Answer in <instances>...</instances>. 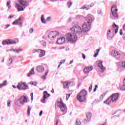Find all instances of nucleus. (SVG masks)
Segmentation results:
<instances>
[{
    "label": "nucleus",
    "mask_w": 125,
    "mask_h": 125,
    "mask_svg": "<svg viewBox=\"0 0 125 125\" xmlns=\"http://www.w3.org/2000/svg\"><path fill=\"white\" fill-rule=\"evenodd\" d=\"M10 102H11V101H9L8 103H7V106L9 107V106H10Z\"/></svg>",
    "instance_id": "nucleus-53"
},
{
    "label": "nucleus",
    "mask_w": 125,
    "mask_h": 125,
    "mask_svg": "<svg viewBox=\"0 0 125 125\" xmlns=\"http://www.w3.org/2000/svg\"><path fill=\"white\" fill-rule=\"evenodd\" d=\"M13 87L14 88H16V86L13 85Z\"/></svg>",
    "instance_id": "nucleus-62"
},
{
    "label": "nucleus",
    "mask_w": 125,
    "mask_h": 125,
    "mask_svg": "<svg viewBox=\"0 0 125 125\" xmlns=\"http://www.w3.org/2000/svg\"><path fill=\"white\" fill-rule=\"evenodd\" d=\"M31 75H32V74H30V72H29V73H28L27 76H28V77H31Z\"/></svg>",
    "instance_id": "nucleus-57"
},
{
    "label": "nucleus",
    "mask_w": 125,
    "mask_h": 125,
    "mask_svg": "<svg viewBox=\"0 0 125 125\" xmlns=\"http://www.w3.org/2000/svg\"><path fill=\"white\" fill-rule=\"evenodd\" d=\"M98 67H99V71L100 73H103V72L106 70V68L104 67L102 64V62H99L98 63Z\"/></svg>",
    "instance_id": "nucleus-12"
},
{
    "label": "nucleus",
    "mask_w": 125,
    "mask_h": 125,
    "mask_svg": "<svg viewBox=\"0 0 125 125\" xmlns=\"http://www.w3.org/2000/svg\"><path fill=\"white\" fill-rule=\"evenodd\" d=\"M76 125H81V121H80L79 120H77L76 122Z\"/></svg>",
    "instance_id": "nucleus-39"
},
{
    "label": "nucleus",
    "mask_w": 125,
    "mask_h": 125,
    "mask_svg": "<svg viewBox=\"0 0 125 125\" xmlns=\"http://www.w3.org/2000/svg\"><path fill=\"white\" fill-rule=\"evenodd\" d=\"M82 30L83 32H87V31H89V28L87 27V23L86 22H84L83 24Z\"/></svg>",
    "instance_id": "nucleus-16"
},
{
    "label": "nucleus",
    "mask_w": 125,
    "mask_h": 125,
    "mask_svg": "<svg viewBox=\"0 0 125 125\" xmlns=\"http://www.w3.org/2000/svg\"><path fill=\"white\" fill-rule=\"evenodd\" d=\"M15 7L17 8L18 11H23L24 8L22 6L20 5L19 4H16Z\"/></svg>",
    "instance_id": "nucleus-22"
},
{
    "label": "nucleus",
    "mask_w": 125,
    "mask_h": 125,
    "mask_svg": "<svg viewBox=\"0 0 125 125\" xmlns=\"http://www.w3.org/2000/svg\"><path fill=\"white\" fill-rule=\"evenodd\" d=\"M111 55L114 57L115 59H120L121 58V54L118 52L117 51H116L115 50H113L111 52Z\"/></svg>",
    "instance_id": "nucleus-6"
},
{
    "label": "nucleus",
    "mask_w": 125,
    "mask_h": 125,
    "mask_svg": "<svg viewBox=\"0 0 125 125\" xmlns=\"http://www.w3.org/2000/svg\"><path fill=\"white\" fill-rule=\"evenodd\" d=\"M92 90V84H91L89 87V92H91V91Z\"/></svg>",
    "instance_id": "nucleus-41"
},
{
    "label": "nucleus",
    "mask_w": 125,
    "mask_h": 125,
    "mask_svg": "<svg viewBox=\"0 0 125 125\" xmlns=\"http://www.w3.org/2000/svg\"><path fill=\"white\" fill-rule=\"evenodd\" d=\"M87 21L89 26H90V25H91V23H92V19L91 18H87Z\"/></svg>",
    "instance_id": "nucleus-23"
},
{
    "label": "nucleus",
    "mask_w": 125,
    "mask_h": 125,
    "mask_svg": "<svg viewBox=\"0 0 125 125\" xmlns=\"http://www.w3.org/2000/svg\"><path fill=\"white\" fill-rule=\"evenodd\" d=\"M51 1H56V0H50Z\"/></svg>",
    "instance_id": "nucleus-63"
},
{
    "label": "nucleus",
    "mask_w": 125,
    "mask_h": 125,
    "mask_svg": "<svg viewBox=\"0 0 125 125\" xmlns=\"http://www.w3.org/2000/svg\"><path fill=\"white\" fill-rule=\"evenodd\" d=\"M33 93H31L30 94V96H31V100H33L34 99V97H33Z\"/></svg>",
    "instance_id": "nucleus-50"
},
{
    "label": "nucleus",
    "mask_w": 125,
    "mask_h": 125,
    "mask_svg": "<svg viewBox=\"0 0 125 125\" xmlns=\"http://www.w3.org/2000/svg\"><path fill=\"white\" fill-rule=\"evenodd\" d=\"M86 121H89L91 119V113H88L86 114Z\"/></svg>",
    "instance_id": "nucleus-25"
},
{
    "label": "nucleus",
    "mask_w": 125,
    "mask_h": 125,
    "mask_svg": "<svg viewBox=\"0 0 125 125\" xmlns=\"http://www.w3.org/2000/svg\"><path fill=\"white\" fill-rule=\"evenodd\" d=\"M119 95L118 94H114L111 96V100L112 102H115L118 99Z\"/></svg>",
    "instance_id": "nucleus-17"
},
{
    "label": "nucleus",
    "mask_w": 125,
    "mask_h": 125,
    "mask_svg": "<svg viewBox=\"0 0 125 125\" xmlns=\"http://www.w3.org/2000/svg\"><path fill=\"white\" fill-rule=\"evenodd\" d=\"M10 24H6L4 27V29H7V28H8V27H10Z\"/></svg>",
    "instance_id": "nucleus-45"
},
{
    "label": "nucleus",
    "mask_w": 125,
    "mask_h": 125,
    "mask_svg": "<svg viewBox=\"0 0 125 125\" xmlns=\"http://www.w3.org/2000/svg\"><path fill=\"white\" fill-rule=\"evenodd\" d=\"M45 99H46V98H44V97H43V99L42 100H41V102H42V103H44L45 101Z\"/></svg>",
    "instance_id": "nucleus-49"
},
{
    "label": "nucleus",
    "mask_w": 125,
    "mask_h": 125,
    "mask_svg": "<svg viewBox=\"0 0 125 125\" xmlns=\"http://www.w3.org/2000/svg\"><path fill=\"white\" fill-rule=\"evenodd\" d=\"M12 59L10 58L9 60H8V62H7V65H8V66L9 65H11V64H12Z\"/></svg>",
    "instance_id": "nucleus-27"
},
{
    "label": "nucleus",
    "mask_w": 125,
    "mask_h": 125,
    "mask_svg": "<svg viewBox=\"0 0 125 125\" xmlns=\"http://www.w3.org/2000/svg\"><path fill=\"white\" fill-rule=\"evenodd\" d=\"M59 34L57 31H52L50 32L48 34V38L49 39H50V40H53L57 36H58Z\"/></svg>",
    "instance_id": "nucleus-10"
},
{
    "label": "nucleus",
    "mask_w": 125,
    "mask_h": 125,
    "mask_svg": "<svg viewBox=\"0 0 125 125\" xmlns=\"http://www.w3.org/2000/svg\"><path fill=\"white\" fill-rule=\"evenodd\" d=\"M120 34L121 35H123V29H121V30H120Z\"/></svg>",
    "instance_id": "nucleus-52"
},
{
    "label": "nucleus",
    "mask_w": 125,
    "mask_h": 125,
    "mask_svg": "<svg viewBox=\"0 0 125 125\" xmlns=\"http://www.w3.org/2000/svg\"><path fill=\"white\" fill-rule=\"evenodd\" d=\"M92 70H93V66H89L84 68L83 71L84 74H88V73L90 72L91 71H92Z\"/></svg>",
    "instance_id": "nucleus-13"
},
{
    "label": "nucleus",
    "mask_w": 125,
    "mask_h": 125,
    "mask_svg": "<svg viewBox=\"0 0 125 125\" xmlns=\"http://www.w3.org/2000/svg\"><path fill=\"white\" fill-rule=\"evenodd\" d=\"M71 96V94H66V100H68L69 98H70V97Z\"/></svg>",
    "instance_id": "nucleus-43"
},
{
    "label": "nucleus",
    "mask_w": 125,
    "mask_h": 125,
    "mask_svg": "<svg viewBox=\"0 0 125 125\" xmlns=\"http://www.w3.org/2000/svg\"><path fill=\"white\" fill-rule=\"evenodd\" d=\"M51 19V18L50 17H48L46 19V21H50Z\"/></svg>",
    "instance_id": "nucleus-48"
},
{
    "label": "nucleus",
    "mask_w": 125,
    "mask_h": 125,
    "mask_svg": "<svg viewBox=\"0 0 125 125\" xmlns=\"http://www.w3.org/2000/svg\"><path fill=\"white\" fill-rule=\"evenodd\" d=\"M30 112H31V107H30L29 106H28V109H27L28 116H30Z\"/></svg>",
    "instance_id": "nucleus-38"
},
{
    "label": "nucleus",
    "mask_w": 125,
    "mask_h": 125,
    "mask_svg": "<svg viewBox=\"0 0 125 125\" xmlns=\"http://www.w3.org/2000/svg\"><path fill=\"white\" fill-rule=\"evenodd\" d=\"M33 32H34V29L30 28L29 29V33H30V34H32V33H33Z\"/></svg>",
    "instance_id": "nucleus-47"
},
{
    "label": "nucleus",
    "mask_w": 125,
    "mask_h": 125,
    "mask_svg": "<svg viewBox=\"0 0 125 125\" xmlns=\"http://www.w3.org/2000/svg\"><path fill=\"white\" fill-rule=\"evenodd\" d=\"M65 42V38L62 37L58 39L57 41V43L58 44H63Z\"/></svg>",
    "instance_id": "nucleus-15"
},
{
    "label": "nucleus",
    "mask_w": 125,
    "mask_h": 125,
    "mask_svg": "<svg viewBox=\"0 0 125 125\" xmlns=\"http://www.w3.org/2000/svg\"><path fill=\"white\" fill-rule=\"evenodd\" d=\"M81 9H86V10H88L89 9V6L87 5H84L81 7Z\"/></svg>",
    "instance_id": "nucleus-26"
},
{
    "label": "nucleus",
    "mask_w": 125,
    "mask_h": 125,
    "mask_svg": "<svg viewBox=\"0 0 125 125\" xmlns=\"http://www.w3.org/2000/svg\"><path fill=\"white\" fill-rule=\"evenodd\" d=\"M107 35L108 37H110V38H112V33L111 32L110 30H109L108 31H107Z\"/></svg>",
    "instance_id": "nucleus-29"
},
{
    "label": "nucleus",
    "mask_w": 125,
    "mask_h": 125,
    "mask_svg": "<svg viewBox=\"0 0 125 125\" xmlns=\"http://www.w3.org/2000/svg\"><path fill=\"white\" fill-rule=\"evenodd\" d=\"M112 28H113V31L112 32L114 33V31H115V34H117L118 33V30L119 29V26L114 23V24L112 25Z\"/></svg>",
    "instance_id": "nucleus-19"
},
{
    "label": "nucleus",
    "mask_w": 125,
    "mask_h": 125,
    "mask_svg": "<svg viewBox=\"0 0 125 125\" xmlns=\"http://www.w3.org/2000/svg\"><path fill=\"white\" fill-rule=\"evenodd\" d=\"M36 70L37 72H39V73H42L44 70V68H43V66L39 65L37 67Z\"/></svg>",
    "instance_id": "nucleus-18"
},
{
    "label": "nucleus",
    "mask_w": 125,
    "mask_h": 125,
    "mask_svg": "<svg viewBox=\"0 0 125 125\" xmlns=\"http://www.w3.org/2000/svg\"><path fill=\"white\" fill-rule=\"evenodd\" d=\"M71 82H65L63 83V87L64 88H69L70 86H71Z\"/></svg>",
    "instance_id": "nucleus-20"
},
{
    "label": "nucleus",
    "mask_w": 125,
    "mask_h": 125,
    "mask_svg": "<svg viewBox=\"0 0 125 125\" xmlns=\"http://www.w3.org/2000/svg\"><path fill=\"white\" fill-rule=\"evenodd\" d=\"M65 38L68 42H76L78 40V36L74 33H67L65 35Z\"/></svg>",
    "instance_id": "nucleus-2"
},
{
    "label": "nucleus",
    "mask_w": 125,
    "mask_h": 125,
    "mask_svg": "<svg viewBox=\"0 0 125 125\" xmlns=\"http://www.w3.org/2000/svg\"><path fill=\"white\" fill-rule=\"evenodd\" d=\"M112 15L114 17H118V9L117 8V5H113L111 7Z\"/></svg>",
    "instance_id": "nucleus-7"
},
{
    "label": "nucleus",
    "mask_w": 125,
    "mask_h": 125,
    "mask_svg": "<svg viewBox=\"0 0 125 125\" xmlns=\"http://www.w3.org/2000/svg\"><path fill=\"white\" fill-rule=\"evenodd\" d=\"M97 87H98V86L97 85H95V88L94 89V92H95L96 91V89H97Z\"/></svg>",
    "instance_id": "nucleus-46"
},
{
    "label": "nucleus",
    "mask_w": 125,
    "mask_h": 125,
    "mask_svg": "<svg viewBox=\"0 0 125 125\" xmlns=\"http://www.w3.org/2000/svg\"><path fill=\"white\" fill-rule=\"evenodd\" d=\"M43 97L44 98H47V97H49V96L50 95V94L47 93V91H45L43 92Z\"/></svg>",
    "instance_id": "nucleus-24"
},
{
    "label": "nucleus",
    "mask_w": 125,
    "mask_h": 125,
    "mask_svg": "<svg viewBox=\"0 0 125 125\" xmlns=\"http://www.w3.org/2000/svg\"><path fill=\"white\" fill-rule=\"evenodd\" d=\"M16 43V42L15 41H12L9 40H6V41H3L2 42V44L3 45H5L6 44H14Z\"/></svg>",
    "instance_id": "nucleus-14"
},
{
    "label": "nucleus",
    "mask_w": 125,
    "mask_h": 125,
    "mask_svg": "<svg viewBox=\"0 0 125 125\" xmlns=\"http://www.w3.org/2000/svg\"><path fill=\"white\" fill-rule=\"evenodd\" d=\"M17 87L18 88V89H20V90H25L26 89H28V85L24 83H19L17 86Z\"/></svg>",
    "instance_id": "nucleus-5"
},
{
    "label": "nucleus",
    "mask_w": 125,
    "mask_h": 125,
    "mask_svg": "<svg viewBox=\"0 0 125 125\" xmlns=\"http://www.w3.org/2000/svg\"><path fill=\"white\" fill-rule=\"evenodd\" d=\"M65 60H62L61 61V62H60V64H59L58 68H59V67H60V66H61V65H62V64H64V63H65Z\"/></svg>",
    "instance_id": "nucleus-30"
},
{
    "label": "nucleus",
    "mask_w": 125,
    "mask_h": 125,
    "mask_svg": "<svg viewBox=\"0 0 125 125\" xmlns=\"http://www.w3.org/2000/svg\"><path fill=\"white\" fill-rule=\"evenodd\" d=\"M120 89L121 90H125V85L124 84V85L120 86Z\"/></svg>",
    "instance_id": "nucleus-37"
},
{
    "label": "nucleus",
    "mask_w": 125,
    "mask_h": 125,
    "mask_svg": "<svg viewBox=\"0 0 125 125\" xmlns=\"http://www.w3.org/2000/svg\"><path fill=\"white\" fill-rule=\"evenodd\" d=\"M100 98L101 99H103V95L101 96Z\"/></svg>",
    "instance_id": "nucleus-59"
},
{
    "label": "nucleus",
    "mask_w": 125,
    "mask_h": 125,
    "mask_svg": "<svg viewBox=\"0 0 125 125\" xmlns=\"http://www.w3.org/2000/svg\"><path fill=\"white\" fill-rule=\"evenodd\" d=\"M122 66L123 67V68H125V62H123L122 63Z\"/></svg>",
    "instance_id": "nucleus-44"
},
{
    "label": "nucleus",
    "mask_w": 125,
    "mask_h": 125,
    "mask_svg": "<svg viewBox=\"0 0 125 125\" xmlns=\"http://www.w3.org/2000/svg\"><path fill=\"white\" fill-rule=\"evenodd\" d=\"M14 17V16H9L8 18L11 19V18H13Z\"/></svg>",
    "instance_id": "nucleus-56"
},
{
    "label": "nucleus",
    "mask_w": 125,
    "mask_h": 125,
    "mask_svg": "<svg viewBox=\"0 0 125 125\" xmlns=\"http://www.w3.org/2000/svg\"><path fill=\"white\" fill-rule=\"evenodd\" d=\"M104 103H105V104H110V103H111V100H110V99H108L106 101L104 102Z\"/></svg>",
    "instance_id": "nucleus-34"
},
{
    "label": "nucleus",
    "mask_w": 125,
    "mask_h": 125,
    "mask_svg": "<svg viewBox=\"0 0 125 125\" xmlns=\"http://www.w3.org/2000/svg\"><path fill=\"white\" fill-rule=\"evenodd\" d=\"M71 5H72V2L71 1H68L67 2V6L68 8H70L71 7Z\"/></svg>",
    "instance_id": "nucleus-40"
},
{
    "label": "nucleus",
    "mask_w": 125,
    "mask_h": 125,
    "mask_svg": "<svg viewBox=\"0 0 125 125\" xmlns=\"http://www.w3.org/2000/svg\"><path fill=\"white\" fill-rule=\"evenodd\" d=\"M23 18L22 17H20L18 20H16L13 23V25H20L22 26Z\"/></svg>",
    "instance_id": "nucleus-8"
},
{
    "label": "nucleus",
    "mask_w": 125,
    "mask_h": 125,
    "mask_svg": "<svg viewBox=\"0 0 125 125\" xmlns=\"http://www.w3.org/2000/svg\"><path fill=\"white\" fill-rule=\"evenodd\" d=\"M47 74H48V71H46V72L45 73L44 75H43V76H42V78L43 79V80H45V78H46V77L47 76Z\"/></svg>",
    "instance_id": "nucleus-33"
},
{
    "label": "nucleus",
    "mask_w": 125,
    "mask_h": 125,
    "mask_svg": "<svg viewBox=\"0 0 125 125\" xmlns=\"http://www.w3.org/2000/svg\"><path fill=\"white\" fill-rule=\"evenodd\" d=\"M73 61H71L70 62L69 64H72V63H73Z\"/></svg>",
    "instance_id": "nucleus-61"
},
{
    "label": "nucleus",
    "mask_w": 125,
    "mask_h": 125,
    "mask_svg": "<svg viewBox=\"0 0 125 125\" xmlns=\"http://www.w3.org/2000/svg\"><path fill=\"white\" fill-rule=\"evenodd\" d=\"M33 52L34 53L37 52V53L39 54L40 58H42V57H43V56L45 55V51H43L41 49L34 50Z\"/></svg>",
    "instance_id": "nucleus-9"
},
{
    "label": "nucleus",
    "mask_w": 125,
    "mask_h": 125,
    "mask_svg": "<svg viewBox=\"0 0 125 125\" xmlns=\"http://www.w3.org/2000/svg\"><path fill=\"white\" fill-rule=\"evenodd\" d=\"M99 51H100V49H97L96 50V53H95V54H94V57H97V55H98V53H99Z\"/></svg>",
    "instance_id": "nucleus-35"
},
{
    "label": "nucleus",
    "mask_w": 125,
    "mask_h": 125,
    "mask_svg": "<svg viewBox=\"0 0 125 125\" xmlns=\"http://www.w3.org/2000/svg\"><path fill=\"white\" fill-rule=\"evenodd\" d=\"M71 33L75 34V35H81L83 33L82 27L79 25H75L73 27L70 28Z\"/></svg>",
    "instance_id": "nucleus-3"
},
{
    "label": "nucleus",
    "mask_w": 125,
    "mask_h": 125,
    "mask_svg": "<svg viewBox=\"0 0 125 125\" xmlns=\"http://www.w3.org/2000/svg\"><path fill=\"white\" fill-rule=\"evenodd\" d=\"M87 95V92H86V90L83 89L77 95V100H78L80 102H84V101L86 100V96Z\"/></svg>",
    "instance_id": "nucleus-1"
},
{
    "label": "nucleus",
    "mask_w": 125,
    "mask_h": 125,
    "mask_svg": "<svg viewBox=\"0 0 125 125\" xmlns=\"http://www.w3.org/2000/svg\"><path fill=\"white\" fill-rule=\"evenodd\" d=\"M6 84H7V81H5L3 83L0 84V88L2 87V86H4V85H6Z\"/></svg>",
    "instance_id": "nucleus-28"
},
{
    "label": "nucleus",
    "mask_w": 125,
    "mask_h": 125,
    "mask_svg": "<svg viewBox=\"0 0 125 125\" xmlns=\"http://www.w3.org/2000/svg\"><path fill=\"white\" fill-rule=\"evenodd\" d=\"M32 84H34V85H37V83H36V82H33V83H32Z\"/></svg>",
    "instance_id": "nucleus-55"
},
{
    "label": "nucleus",
    "mask_w": 125,
    "mask_h": 125,
    "mask_svg": "<svg viewBox=\"0 0 125 125\" xmlns=\"http://www.w3.org/2000/svg\"><path fill=\"white\" fill-rule=\"evenodd\" d=\"M21 104H24L28 102V99L25 96H21L19 99Z\"/></svg>",
    "instance_id": "nucleus-11"
},
{
    "label": "nucleus",
    "mask_w": 125,
    "mask_h": 125,
    "mask_svg": "<svg viewBox=\"0 0 125 125\" xmlns=\"http://www.w3.org/2000/svg\"><path fill=\"white\" fill-rule=\"evenodd\" d=\"M41 21L42 23H46L45 20H44V17H43V15H42L41 16Z\"/></svg>",
    "instance_id": "nucleus-31"
},
{
    "label": "nucleus",
    "mask_w": 125,
    "mask_h": 125,
    "mask_svg": "<svg viewBox=\"0 0 125 125\" xmlns=\"http://www.w3.org/2000/svg\"><path fill=\"white\" fill-rule=\"evenodd\" d=\"M58 125V120L56 121V125Z\"/></svg>",
    "instance_id": "nucleus-60"
},
{
    "label": "nucleus",
    "mask_w": 125,
    "mask_h": 125,
    "mask_svg": "<svg viewBox=\"0 0 125 125\" xmlns=\"http://www.w3.org/2000/svg\"><path fill=\"white\" fill-rule=\"evenodd\" d=\"M3 62H4V59H3L2 61V62L3 63Z\"/></svg>",
    "instance_id": "nucleus-64"
},
{
    "label": "nucleus",
    "mask_w": 125,
    "mask_h": 125,
    "mask_svg": "<svg viewBox=\"0 0 125 125\" xmlns=\"http://www.w3.org/2000/svg\"><path fill=\"white\" fill-rule=\"evenodd\" d=\"M82 56L83 59H85V55H84V54H82Z\"/></svg>",
    "instance_id": "nucleus-51"
},
{
    "label": "nucleus",
    "mask_w": 125,
    "mask_h": 125,
    "mask_svg": "<svg viewBox=\"0 0 125 125\" xmlns=\"http://www.w3.org/2000/svg\"><path fill=\"white\" fill-rule=\"evenodd\" d=\"M57 105L60 108L62 112H67V107L66 105L63 103L62 101L58 102L57 103Z\"/></svg>",
    "instance_id": "nucleus-4"
},
{
    "label": "nucleus",
    "mask_w": 125,
    "mask_h": 125,
    "mask_svg": "<svg viewBox=\"0 0 125 125\" xmlns=\"http://www.w3.org/2000/svg\"><path fill=\"white\" fill-rule=\"evenodd\" d=\"M19 2L21 5L26 7V6H28V2L27 1H24L23 0H20Z\"/></svg>",
    "instance_id": "nucleus-21"
},
{
    "label": "nucleus",
    "mask_w": 125,
    "mask_h": 125,
    "mask_svg": "<svg viewBox=\"0 0 125 125\" xmlns=\"http://www.w3.org/2000/svg\"><path fill=\"white\" fill-rule=\"evenodd\" d=\"M42 110L41 111H40V113L39 114V116H42Z\"/></svg>",
    "instance_id": "nucleus-54"
},
{
    "label": "nucleus",
    "mask_w": 125,
    "mask_h": 125,
    "mask_svg": "<svg viewBox=\"0 0 125 125\" xmlns=\"http://www.w3.org/2000/svg\"><path fill=\"white\" fill-rule=\"evenodd\" d=\"M11 3V1L10 0H8L7 2V6H9L8 7V8L9 9L10 8V7H11V5H10V3Z\"/></svg>",
    "instance_id": "nucleus-32"
},
{
    "label": "nucleus",
    "mask_w": 125,
    "mask_h": 125,
    "mask_svg": "<svg viewBox=\"0 0 125 125\" xmlns=\"http://www.w3.org/2000/svg\"><path fill=\"white\" fill-rule=\"evenodd\" d=\"M30 75H34L35 74V72L34 71V68H32L31 70L30 71Z\"/></svg>",
    "instance_id": "nucleus-42"
},
{
    "label": "nucleus",
    "mask_w": 125,
    "mask_h": 125,
    "mask_svg": "<svg viewBox=\"0 0 125 125\" xmlns=\"http://www.w3.org/2000/svg\"><path fill=\"white\" fill-rule=\"evenodd\" d=\"M51 92H52V93H54V89H52L51 91Z\"/></svg>",
    "instance_id": "nucleus-58"
},
{
    "label": "nucleus",
    "mask_w": 125,
    "mask_h": 125,
    "mask_svg": "<svg viewBox=\"0 0 125 125\" xmlns=\"http://www.w3.org/2000/svg\"><path fill=\"white\" fill-rule=\"evenodd\" d=\"M14 52H17V53H19L20 51H22V49H16L13 50Z\"/></svg>",
    "instance_id": "nucleus-36"
}]
</instances>
